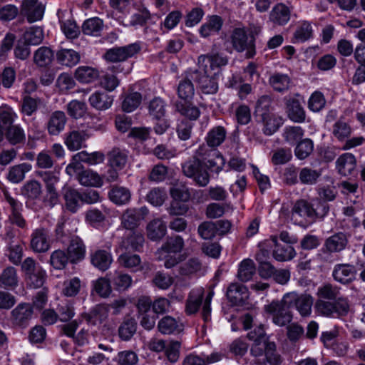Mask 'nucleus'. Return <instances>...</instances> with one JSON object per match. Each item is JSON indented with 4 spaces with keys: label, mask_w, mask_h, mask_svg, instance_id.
<instances>
[{
    "label": "nucleus",
    "mask_w": 365,
    "mask_h": 365,
    "mask_svg": "<svg viewBox=\"0 0 365 365\" xmlns=\"http://www.w3.org/2000/svg\"><path fill=\"white\" fill-rule=\"evenodd\" d=\"M43 31L41 27H31L23 35L26 44L38 45L43 39Z\"/></svg>",
    "instance_id": "nucleus-57"
},
{
    "label": "nucleus",
    "mask_w": 365,
    "mask_h": 365,
    "mask_svg": "<svg viewBox=\"0 0 365 365\" xmlns=\"http://www.w3.org/2000/svg\"><path fill=\"white\" fill-rule=\"evenodd\" d=\"M356 167V159L352 153H346L341 155L336 161V168L339 173L348 176Z\"/></svg>",
    "instance_id": "nucleus-24"
},
{
    "label": "nucleus",
    "mask_w": 365,
    "mask_h": 365,
    "mask_svg": "<svg viewBox=\"0 0 365 365\" xmlns=\"http://www.w3.org/2000/svg\"><path fill=\"white\" fill-rule=\"evenodd\" d=\"M86 245L78 236L72 237L67 248V254L71 263L76 264L83 260L86 256Z\"/></svg>",
    "instance_id": "nucleus-16"
},
{
    "label": "nucleus",
    "mask_w": 365,
    "mask_h": 365,
    "mask_svg": "<svg viewBox=\"0 0 365 365\" xmlns=\"http://www.w3.org/2000/svg\"><path fill=\"white\" fill-rule=\"evenodd\" d=\"M149 113L156 120H161L165 115V103L160 98H154L148 105Z\"/></svg>",
    "instance_id": "nucleus-58"
},
{
    "label": "nucleus",
    "mask_w": 365,
    "mask_h": 365,
    "mask_svg": "<svg viewBox=\"0 0 365 365\" xmlns=\"http://www.w3.org/2000/svg\"><path fill=\"white\" fill-rule=\"evenodd\" d=\"M78 180L81 185L86 187H101L103 185L101 176L91 170H85L78 173Z\"/></svg>",
    "instance_id": "nucleus-37"
},
{
    "label": "nucleus",
    "mask_w": 365,
    "mask_h": 365,
    "mask_svg": "<svg viewBox=\"0 0 365 365\" xmlns=\"http://www.w3.org/2000/svg\"><path fill=\"white\" fill-rule=\"evenodd\" d=\"M110 200L116 205H122L128 203L131 198L129 189L121 186H113L108 193Z\"/></svg>",
    "instance_id": "nucleus-35"
},
{
    "label": "nucleus",
    "mask_w": 365,
    "mask_h": 365,
    "mask_svg": "<svg viewBox=\"0 0 365 365\" xmlns=\"http://www.w3.org/2000/svg\"><path fill=\"white\" fill-rule=\"evenodd\" d=\"M5 136L13 145L24 143L26 138L24 130L18 125L9 126L6 130Z\"/></svg>",
    "instance_id": "nucleus-45"
},
{
    "label": "nucleus",
    "mask_w": 365,
    "mask_h": 365,
    "mask_svg": "<svg viewBox=\"0 0 365 365\" xmlns=\"http://www.w3.org/2000/svg\"><path fill=\"white\" fill-rule=\"evenodd\" d=\"M45 6L38 0H25L22 5L21 12L29 23L41 20L43 18Z\"/></svg>",
    "instance_id": "nucleus-12"
},
{
    "label": "nucleus",
    "mask_w": 365,
    "mask_h": 365,
    "mask_svg": "<svg viewBox=\"0 0 365 365\" xmlns=\"http://www.w3.org/2000/svg\"><path fill=\"white\" fill-rule=\"evenodd\" d=\"M188 76L199 83L202 91L206 94H214L217 91L218 85L210 71L205 72L202 68L190 71Z\"/></svg>",
    "instance_id": "nucleus-8"
},
{
    "label": "nucleus",
    "mask_w": 365,
    "mask_h": 365,
    "mask_svg": "<svg viewBox=\"0 0 365 365\" xmlns=\"http://www.w3.org/2000/svg\"><path fill=\"white\" fill-rule=\"evenodd\" d=\"M313 27L312 22L309 21H302L297 28L294 38L298 42H304L310 39L313 36Z\"/></svg>",
    "instance_id": "nucleus-41"
},
{
    "label": "nucleus",
    "mask_w": 365,
    "mask_h": 365,
    "mask_svg": "<svg viewBox=\"0 0 365 365\" xmlns=\"http://www.w3.org/2000/svg\"><path fill=\"white\" fill-rule=\"evenodd\" d=\"M183 174L192 179L200 187H205L210 182V174L204 163L197 158L193 157L182 165Z\"/></svg>",
    "instance_id": "nucleus-5"
},
{
    "label": "nucleus",
    "mask_w": 365,
    "mask_h": 365,
    "mask_svg": "<svg viewBox=\"0 0 365 365\" xmlns=\"http://www.w3.org/2000/svg\"><path fill=\"white\" fill-rule=\"evenodd\" d=\"M31 247L36 252H45L50 247L48 232L43 228L36 229L31 235Z\"/></svg>",
    "instance_id": "nucleus-19"
},
{
    "label": "nucleus",
    "mask_w": 365,
    "mask_h": 365,
    "mask_svg": "<svg viewBox=\"0 0 365 365\" xmlns=\"http://www.w3.org/2000/svg\"><path fill=\"white\" fill-rule=\"evenodd\" d=\"M158 329L163 334H178L183 331V323L171 316L163 317L158 323Z\"/></svg>",
    "instance_id": "nucleus-18"
},
{
    "label": "nucleus",
    "mask_w": 365,
    "mask_h": 365,
    "mask_svg": "<svg viewBox=\"0 0 365 365\" xmlns=\"http://www.w3.org/2000/svg\"><path fill=\"white\" fill-rule=\"evenodd\" d=\"M259 120L263 123V132L267 135L274 133L283 123L282 118L274 113L261 117Z\"/></svg>",
    "instance_id": "nucleus-36"
},
{
    "label": "nucleus",
    "mask_w": 365,
    "mask_h": 365,
    "mask_svg": "<svg viewBox=\"0 0 365 365\" xmlns=\"http://www.w3.org/2000/svg\"><path fill=\"white\" fill-rule=\"evenodd\" d=\"M356 274V267L350 264H336L332 273L334 280L344 284L353 282L355 279Z\"/></svg>",
    "instance_id": "nucleus-13"
},
{
    "label": "nucleus",
    "mask_w": 365,
    "mask_h": 365,
    "mask_svg": "<svg viewBox=\"0 0 365 365\" xmlns=\"http://www.w3.org/2000/svg\"><path fill=\"white\" fill-rule=\"evenodd\" d=\"M196 153L199 157L205 159H206V156L209 158L204 165L211 172L219 173L222 170L225 164V160L217 150H208L206 145H203L199 148Z\"/></svg>",
    "instance_id": "nucleus-9"
},
{
    "label": "nucleus",
    "mask_w": 365,
    "mask_h": 365,
    "mask_svg": "<svg viewBox=\"0 0 365 365\" xmlns=\"http://www.w3.org/2000/svg\"><path fill=\"white\" fill-rule=\"evenodd\" d=\"M31 170V165L28 163H21L12 166L9 171L7 178L14 183L22 181L25 178L26 173Z\"/></svg>",
    "instance_id": "nucleus-40"
},
{
    "label": "nucleus",
    "mask_w": 365,
    "mask_h": 365,
    "mask_svg": "<svg viewBox=\"0 0 365 365\" xmlns=\"http://www.w3.org/2000/svg\"><path fill=\"white\" fill-rule=\"evenodd\" d=\"M142 96L138 92L128 93L122 103V108L125 112H132L140 104Z\"/></svg>",
    "instance_id": "nucleus-60"
},
{
    "label": "nucleus",
    "mask_w": 365,
    "mask_h": 365,
    "mask_svg": "<svg viewBox=\"0 0 365 365\" xmlns=\"http://www.w3.org/2000/svg\"><path fill=\"white\" fill-rule=\"evenodd\" d=\"M314 144L312 140L305 138L302 140L295 148V155L300 160L307 158L313 151Z\"/></svg>",
    "instance_id": "nucleus-63"
},
{
    "label": "nucleus",
    "mask_w": 365,
    "mask_h": 365,
    "mask_svg": "<svg viewBox=\"0 0 365 365\" xmlns=\"http://www.w3.org/2000/svg\"><path fill=\"white\" fill-rule=\"evenodd\" d=\"M67 117L63 111L56 110L53 112L46 124L48 133L51 135H58L66 126Z\"/></svg>",
    "instance_id": "nucleus-17"
},
{
    "label": "nucleus",
    "mask_w": 365,
    "mask_h": 365,
    "mask_svg": "<svg viewBox=\"0 0 365 365\" xmlns=\"http://www.w3.org/2000/svg\"><path fill=\"white\" fill-rule=\"evenodd\" d=\"M146 231L150 240L158 241L166 235L167 226L161 219L155 218L147 225Z\"/></svg>",
    "instance_id": "nucleus-31"
},
{
    "label": "nucleus",
    "mask_w": 365,
    "mask_h": 365,
    "mask_svg": "<svg viewBox=\"0 0 365 365\" xmlns=\"http://www.w3.org/2000/svg\"><path fill=\"white\" fill-rule=\"evenodd\" d=\"M28 287L38 289L43 286L46 277V271L31 257L26 258L21 264Z\"/></svg>",
    "instance_id": "nucleus-6"
},
{
    "label": "nucleus",
    "mask_w": 365,
    "mask_h": 365,
    "mask_svg": "<svg viewBox=\"0 0 365 365\" xmlns=\"http://www.w3.org/2000/svg\"><path fill=\"white\" fill-rule=\"evenodd\" d=\"M87 138L88 135L84 130H73L65 135L64 143L69 150L76 151L82 148Z\"/></svg>",
    "instance_id": "nucleus-25"
},
{
    "label": "nucleus",
    "mask_w": 365,
    "mask_h": 365,
    "mask_svg": "<svg viewBox=\"0 0 365 365\" xmlns=\"http://www.w3.org/2000/svg\"><path fill=\"white\" fill-rule=\"evenodd\" d=\"M135 208L127 209L121 216V225L127 229L133 230L137 228L140 221L135 215Z\"/></svg>",
    "instance_id": "nucleus-53"
},
{
    "label": "nucleus",
    "mask_w": 365,
    "mask_h": 365,
    "mask_svg": "<svg viewBox=\"0 0 365 365\" xmlns=\"http://www.w3.org/2000/svg\"><path fill=\"white\" fill-rule=\"evenodd\" d=\"M22 192L30 199H37L42 193L41 185L37 180H30L24 185Z\"/></svg>",
    "instance_id": "nucleus-64"
},
{
    "label": "nucleus",
    "mask_w": 365,
    "mask_h": 365,
    "mask_svg": "<svg viewBox=\"0 0 365 365\" xmlns=\"http://www.w3.org/2000/svg\"><path fill=\"white\" fill-rule=\"evenodd\" d=\"M272 104V100L268 96H261L257 102L255 108L256 115L259 118L269 114H273Z\"/></svg>",
    "instance_id": "nucleus-59"
},
{
    "label": "nucleus",
    "mask_w": 365,
    "mask_h": 365,
    "mask_svg": "<svg viewBox=\"0 0 365 365\" xmlns=\"http://www.w3.org/2000/svg\"><path fill=\"white\" fill-rule=\"evenodd\" d=\"M185 246L184 240L179 235L167 238L162 246L155 252L158 260L163 261L164 266L170 269L182 262L185 259L181 253Z\"/></svg>",
    "instance_id": "nucleus-1"
},
{
    "label": "nucleus",
    "mask_w": 365,
    "mask_h": 365,
    "mask_svg": "<svg viewBox=\"0 0 365 365\" xmlns=\"http://www.w3.org/2000/svg\"><path fill=\"white\" fill-rule=\"evenodd\" d=\"M286 110L288 118L294 123H303L306 119L305 111L300 102L295 98L286 100Z\"/></svg>",
    "instance_id": "nucleus-22"
},
{
    "label": "nucleus",
    "mask_w": 365,
    "mask_h": 365,
    "mask_svg": "<svg viewBox=\"0 0 365 365\" xmlns=\"http://www.w3.org/2000/svg\"><path fill=\"white\" fill-rule=\"evenodd\" d=\"M98 75V71L90 66H80L75 71V78L81 83L93 82Z\"/></svg>",
    "instance_id": "nucleus-43"
},
{
    "label": "nucleus",
    "mask_w": 365,
    "mask_h": 365,
    "mask_svg": "<svg viewBox=\"0 0 365 365\" xmlns=\"http://www.w3.org/2000/svg\"><path fill=\"white\" fill-rule=\"evenodd\" d=\"M18 284L16 269L13 267L5 268L0 275V286L4 288L14 287Z\"/></svg>",
    "instance_id": "nucleus-48"
},
{
    "label": "nucleus",
    "mask_w": 365,
    "mask_h": 365,
    "mask_svg": "<svg viewBox=\"0 0 365 365\" xmlns=\"http://www.w3.org/2000/svg\"><path fill=\"white\" fill-rule=\"evenodd\" d=\"M290 9L282 3L277 4L272 9L269 15L271 22L279 26H283L290 19Z\"/></svg>",
    "instance_id": "nucleus-26"
},
{
    "label": "nucleus",
    "mask_w": 365,
    "mask_h": 365,
    "mask_svg": "<svg viewBox=\"0 0 365 365\" xmlns=\"http://www.w3.org/2000/svg\"><path fill=\"white\" fill-rule=\"evenodd\" d=\"M139 43H134L125 46L115 47L108 50L104 54L107 61L120 62L133 57L140 51Z\"/></svg>",
    "instance_id": "nucleus-10"
},
{
    "label": "nucleus",
    "mask_w": 365,
    "mask_h": 365,
    "mask_svg": "<svg viewBox=\"0 0 365 365\" xmlns=\"http://www.w3.org/2000/svg\"><path fill=\"white\" fill-rule=\"evenodd\" d=\"M103 27V21L98 18L86 20L82 26V31L86 35L98 36Z\"/></svg>",
    "instance_id": "nucleus-62"
},
{
    "label": "nucleus",
    "mask_w": 365,
    "mask_h": 365,
    "mask_svg": "<svg viewBox=\"0 0 365 365\" xmlns=\"http://www.w3.org/2000/svg\"><path fill=\"white\" fill-rule=\"evenodd\" d=\"M290 308V302L285 294L281 299L272 300L266 304L264 307V311L272 317V321L275 325L285 327L292 322L293 318Z\"/></svg>",
    "instance_id": "nucleus-3"
},
{
    "label": "nucleus",
    "mask_w": 365,
    "mask_h": 365,
    "mask_svg": "<svg viewBox=\"0 0 365 365\" xmlns=\"http://www.w3.org/2000/svg\"><path fill=\"white\" fill-rule=\"evenodd\" d=\"M109 307L106 304L95 306L88 313L82 314V317L90 324L97 325L106 321L108 317Z\"/></svg>",
    "instance_id": "nucleus-20"
},
{
    "label": "nucleus",
    "mask_w": 365,
    "mask_h": 365,
    "mask_svg": "<svg viewBox=\"0 0 365 365\" xmlns=\"http://www.w3.org/2000/svg\"><path fill=\"white\" fill-rule=\"evenodd\" d=\"M64 198L66 208L72 212H76L79 207V201H81V195L69 187L65 190Z\"/></svg>",
    "instance_id": "nucleus-52"
},
{
    "label": "nucleus",
    "mask_w": 365,
    "mask_h": 365,
    "mask_svg": "<svg viewBox=\"0 0 365 365\" xmlns=\"http://www.w3.org/2000/svg\"><path fill=\"white\" fill-rule=\"evenodd\" d=\"M230 40L232 46L237 52L250 50V42H248L247 32L244 28H235L232 30Z\"/></svg>",
    "instance_id": "nucleus-21"
},
{
    "label": "nucleus",
    "mask_w": 365,
    "mask_h": 365,
    "mask_svg": "<svg viewBox=\"0 0 365 365\" xmlns=\"http://www.w3.org/2000/svg\"><path fill=\"white\" fill-rule=\"evenodd\" d=\"M120 265L128 269H141V259L138 255H130L128 253H121L118 259Z\"/></svg>",
    "instance_id": "nucleus-56"
},
{
    "label": "nucleus",
    "mask_w": 365,
    "mask_h": 365,
    "mask_svg": "<svg viewBox=\"0 0 365 365\" xmlns=\"http://www.w3.org/2000/svg\"><path fill=\"white\" fill-rule=\"evenodd\" d=\"M314 310L317 315L324 317H337L346 316L350 310L349 300L345 297L337 298L334 302L317 299L314 304Z\"/></svg>",
    "instance_id": "nucleus-4"
},
{
    "label": "nucleus",
    "mask_w": 365,
    "mask_h": 365,
    "mask_svg": "<svg viewBox=\"0 0 365 365\" xmlns=\"http://www.w3.org/2000/svg\"><path fill=\"white\" fill-rule=\"evenodd\" d=\"M145 238L143 235L138 231L130 233L127 237L122 240L115 252H123L127 250L138 251L143 245Z\"/></svg>",
    "instance_id": "nucleus-14"
},
{
    "label": "nucleus",
    "mask_w": 365,
    "mask_h": 365,
    "mask_svg": "<svg viewBox=\"0 0 365 365\" xmlns=\"http://www.w3.org/2000/svg\"><path fill=\"white\" fill-rule=\"evenodd\" d=\"M255 263L252 259H244L239 266L237 277L242 282H247L255 273Z\"/></svg>",
    "instance_id": "nucleus-49"
},
{
    "label": "nucleus",
    "mask_w": 365,
    "mask_h": 365,
    "mask_svg": "<svg viewBox=\"0 0 365 365\" xmlns=\"http://www.w3.org/2000/svg\"><path fill=\"white\" fill-rule=\"evenodd\" d=\"M271 240L274 245L273 257L276 260L284 262L291 260L295 257L296 252L292 246L289 245H282L279 244L276 236H272Z\"/></svg>",
    "instance_id": "nucleus-27"
},
{
    "label": "nucleus",
    "mask_w": 365,
    "mask_h": 365,
    "mask_svg": "<svg viewBox=\"0 0 365 365\" xmlns=\"http://www.w3.org/2000/svg\"><path fill=\"white\" fill-rule=\"evenodd\" d=\"M288 301L290 302V307L294 304L296 309L303 317H307L312 314L314 299L307 293L299 294L296 292L286 293Z\"/></svg>",
    "instance_id": "nucleus-7"
},
{
    "label": "nucleus",
    "mask_w": 365,
    "mask_h": 365,
    "mask_svg": "<svg viewBox=\"0 0 365 365\" xmlns=\"http://www.w3.org/2000/svg\"><path fill=\"white\" fill-rule=\"evenodd\" d=\"M340 294V288L327 283L321 287L317 289V299L322 298V299L327 300H336Z\"/></svg>",
    "instance_id": "nucleus-47"
},
{
    "label": "nucleus",
    "mask_w": 365,
    "mask_h": 365,
    "mask_svg": "<svg viewBox=\"0 0 365 365\" xmlns=\"http://www.w3.org/2000/svg\"><path fill=\"white\" fill-rule=\"evenodd\" d=\"M227 297L233 305H243L249 298V292L245 286L232 283L227 288Z\"/></svg>",
    "instance_id": "nucleus-15"
},
{
    "label": "nucleus",
    "mask_w": 365,
    "mask_h": 365,
    "mask_svg": "<svg viewBox=\"0 0 365 365\" xmlns=\"http://www.w3.org/2000/svg\"><path fill=\"white\" fill-rule=\"evenodd\" d=\"M227 58L218 53H212L207 55H201L198 57V67L202 68L205 73L220 68L227 63Z\"/></svg>",
    "instance_id": "nucleus-11"
},
{
    "label": "nucleus",
    "mask_w": 365,
    "mask_h": 365,
    "mask_svg": "<svg viewBox=\"0 0 365 365\" xmlns=\"http://www.w3.org/2000/svg\"><path fill=\"white\" fill-rule=\"evenodd\" d=\"M352 133L351 126L343 120H338L333 125L332 133L339 141H344L350 137Z\"/></svg>",
    "instance_id": "nucleus-55"
},
{
    "label": "nucleus",
    "mask_w": 365,
    "mask_h": 365,
    "mask_svg": "<svg viewBox=\"0 0 365 365\" xmlns=\"http://www.w3.org/2000/svg\"><path fill=\"white\" fill-rule=\"evenodd\" d=\"M205 290L202 287L192 289L186 299L185 312L190 316L197 313L200 306H202V316L205 322L210 319V304L213 297V292L210 291L204 299Z\"/></svg>",
    "instance_id": "nucleus-2"
},
{
    "label": "nucleus",
    "mask_w": 365,
    "mask_h": 365,
    "mask_svg": "<svg viewBox=\"0 0 365 365\" xmlns=\"http://www.w3.org/2000/svg\"><path fill=\"white\" fill-rule=\"evenodd\" d=\"M316 215L314 209L312 205L306 200H298L294 205L292 210V218L295 222L301 224L302 220H299V217H314Z\"/></svg>",
    "instance_id": "nucleus-23"
},
{
    "label": "nucleus",
    "mask_w": 365,
    "mask_h": 365,
    "mask_svg": "<svg viewBox=\"0 0 365 365\" xmlns=\"http://www.w3.org/2000/svg\"><path fill=\"white\" fill-rule=\"evenodd\" d=\"M222 24L223 21L221 17L212 16L207 22L201 26L200 33L203 37H207L214 33L218 32L221 29Z\"/></svg>",
    "instance_id": "nucleus-42"
},
{
    "label": "nucleus",
    "mask_w": 365,
    "mask_h": 365,
    "mask_svg": "<svg viewBox=\"0 0 365 365\" xmlns=\"http://www.w3.org/2000/svg\"><path fill=\"white\" fill-rule=\"evenodd\" d=\"M53 58L52 50L48 47L42 46L34 53V61L38 66L44 67L52 62Z\"/></svg>",
    "instance_id": "nucleus-44"
},
{
    "label": "nucleus",
    "mask_w": 365,
    "mask_h": 365,
    "mask_svg": "<svg viewBox=\"0 0 365 365\" xmlns=\"http://www.w3.org/2000/svg\"><path fill=\"white\" fill-rule=\"evenodd\" d=\"M113 101V97L104 92H96L89 98L90 104L98 110L108 109Z\"/></svg>",
    "instance_id": "nucleus-38"
},
{
    "label": "nucleus",
    "mask_w": 365,
    "mask_h": 365,
    "mask_svg": "<svg viewBox=\"0 0 365 365\" xmlns=\"http://www.w3.org/2000/svg\"><path fill=\"white\" fill-rule=\"evenodd\" d=\"M347 244L346 235L343 232H338L328 237L325 241L324 246L327 252L333 253L344 250Z\"/></svg>",
    "instance_id": "nucleus-30"
},
{
    "label": "nucleus",
    "mask_w": 365,
    "mask_h": 365,
    "mask_svg": "<svg viewBox=\"0 0 365 365\" xmlns=\"http://www.w3.org/2000/svg\"><path fill=\"white\" fill-rule=\"evenodd\" d=\"M81 281L78 277H73L63 282L62 293L66 297L76 296L81 289Z\"/></svg>",
    "instance_id": "nucleus-61"
},
{
    "label": "nucleus",
    "mask_w": 365,
    "mask_h": 365,
    "mask_svg": "<svg viewBox=\"0 0 365 365\" xmlns=\"http://www.w3.org/2000/svg\"><path fill=\"white\" fill-rule=\"evenodd\" d=\"M80 54L73 49H61L56 53V60L62 66L72 67L80 61Z\"/></svg>",
    "instance_id": "nucleus-34"
},
{
    "label": "nucleus",
    "mask_w": 365,
    "mask_h": 365,
    "mask_svg": "<svg viewBox=\"0 0 365 365\" xmlns=\"http://www.w3.org/2000/svg\"><path fill=\"white\" fill-rule=\"evenodd\" d=\"M91 264L101 271L107 270L111 265L113 257L111 254L104 250H97L91 254Z\"/></svg>",
    "instance_id": "nucleus-28"
},
{
    "label": "nucleus",
    "mask_w": 365,
    "mask_h": 365,
    "mask_svg": "<svg viewBox=\"0 0 365 365\" xmlns=\"http://www.w3.org/2000/svg\"><path fill=\"white\" fill-rule=\"evenodd\" d=\"M108 163L112 168L123 169L128 161V152L120 148H113L108 153Z\"/></svg>",
    "instance_id": "nucleus-33"
},
{
    "label": "nucleus",
    "mask_w": 365,
    "mask_h": 365,
    "mask_svg": "<svg viewBox=\"0 0 365 365\" xmlns=\"http://www.w3.org/2000/svg\"><path fill=\"white\" fill-rule=\"evenodd\" d=\"M176 109L182 115H184L190 120H195L197 119L200 114L198 108L193 106L190 101L177 103Z\"/></svg>",
    "instance_id": "nucleus-54"
},
{
    "label": "nucleus",
    "mask_w": 365,
    "mask_h": 365,
    "mask_svg": "<svg viewBox=\"0 0 365 365\" xmlns=\"http://www.w3.org/2000/svg\"><path fill=\"white\" fill-rule=\"evenodd\" d=\"M191 80L187 76V78L180 82L178 87V96L185 101H190L195 94V88Z\"/></svg>",
    "instance_id": "nucleus-51"
},
{
    "label": "nucleus",
    "mask_w": 365,
    "mask_h": 365,
    "mask_svg": "<svg viewBox=\"0 0 365 365\" xmlns=\"http://www.w3.org/2000/svg\"><path fill=\"white\" fill-rule=\"evenodd\" d=\"M43 103V101L40 98H33L30 96H24L21 105V112L24 115L31 116Z\"/></svg>",
    "instance_id": "nucleus-39"
},
{
    "label": "nucleus",
    "mask_w": 365,
    "mask_h": 365,
    "mask_svg": "<svg viewBox=\"0 0 365 365\" xmlns=\"http://www.w3.org/2000/svg\"><path fill=\"white\" fill-rule=\"evenodd\" d=\"M33 309L29 304H20L11 312L13 322L19 326L25 325L31 319Z\"/></svg>",
    "instance_id": "nucleus-29"
},
{
    "label": "nucleus",
    "mask_w": 365,
    "mask_h": 365,
    "mask_svg": "<svg viewBox=\"0 0 365 365\" xmlns=\"http://www.w3.org/2000/svg\"><path fill=\"white\" fill-rule=\"evenodd\" d=\"M267 346L264 357L253 361L255 365H279L282 362L280 354L277 351L275 343L272 341Z\"/></svg>",
    "instance_id": "nucleus-32"
},
{
    "label": "nucleus",
    "mask_w": 365,
    "mask_h": 365,
    "mask_svg": "<svg viewBox=\"0 0 365 365\" xmlns=\"http://www.w3.org/2000/svg\"><path fill=\"white\" fill-rule=\"evenodd\" d=\"M227 132L222 126L213 128L207 136V143L210 147L219 146L225 140Z\"/></svg>",
    "instance_id": "nucleus-50"
},
{
    "label": "nucleus",
    "mask_w": 365,
    "mask_h": 365,
    "mask_svg": "<svg viewBox=\"0 0 365 365\" xmlns=\"http://www.w3.org/2000/svg\"><path fill=\"white\" fill-rule=\"evenodd\" d=\"M137 324L132 317H126L118 329L119 336L125 341L129 340L136 331Z\"/></svg>",
    "instance_id": "nucleus-46"
}]
</instances>
